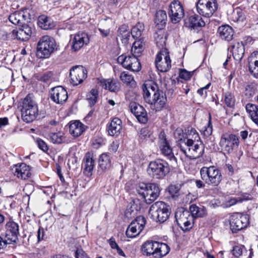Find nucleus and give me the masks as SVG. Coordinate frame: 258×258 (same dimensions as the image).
Returning a JSON list of instances; mask_svg holds the SVG:
<instances>
[{
    "label": "nucleus",
    "mask_w": 258,
    "mask_h": 258,
    "mask_svg": "<svg viewBox=\"0 0 258 258\" xmlns=\"http://www.w3.org/2000/svg\"><path fill=\"white\" fill-rule=\"evenodd\" d=\"M169 246L166 243L155 240H147L141 246L142 254L146 256L163 257L170 251Z\"/></svg>",
    "instance_id": "1"
},
{
    "label": "nucleus",
    "mask_w": 258,
    "mask_h": 258,
    "mask_svg": "<svg viewBox=\"0 0 258 258\" xmlns=\"http://www.w3.org/2000/svg\"><path fill=\"white\" fill-rule=\"evenodd\" d=\"M177 145L185 155L191 159H196L201 157L204 152V145L200 140L187 139L184 145L180 143H178Z\"/></svg>",
    "instance_id": "2"
},
{
    "label": "nucleus",
    "mask_w": 258,
    "mask_h": 258,
    "mask_svg": "<svg viewBox=\"0 0 258 258\" xmlns=\"http://www.w3.org/2000/svg\"><path fill=\"white\" fill-rule=\"evenodd\" d=\"M21 107L22 118L24 121L29 123L35 119L38 114V106L31 98H23L19 103Z\"/></svg>",
    "instance_id": "3"
},
{
    "label": "nucleus",
    "mask_w": 258,
    "mask_h": 258,
    "mask_svg": "<svg viewBox=\"0 0 258 258\" xmlns=\"http://www.w3.org/2000/svg\"><path fill=\"white\" fill-rule=\"evenodd\" d=\"M147 171L153 178L160 179L164 178L170 172V168L165 160L157 159L150 162Z\"/></svg>",
    "instance_id": "4"
},
{
    "label": "nucleus",
    "mask_w": 258,
    "mask_h": 258,
    "mask_svg": "<svg viewBox=\"0 0 258 258\" xmlns=\"http://www.w3.org/2000/svg\"><path fill=\"white\" fill-rule=\"evenodd\" d=\"M200 172L202 179L208 185L218 186L222 181L221 172L214 166L203 167Z\"/></svg>",
    "instance_id": "5"
},
{
    "label": "nucleus",
    "mask_w": 258,
    "mask_h": 258,
    "mask_svg": "<svg viewBox=\"0 0 258 258\" xmlns=\"http://www.w3.org/2000/svg\"><path fill=\"white\" fill-rule=\"evenodd\" d=\"M149 213L154 220L160 223L166 221L170 215L168 206L162 201L154 203L150 207Z\"/></svg>",
    "instance_id": "6"
},
{
    "label": "nucleus",
    "mask_w": 258,
    "mask_h": 258,
    "mask_svg": "<svg viewBox=\"0 0 258 258\" xmlns=\"http://www.w3.org/2000/svg\"><path fill=\"white\" fill-rule=\"evenodd\" d=\"M55 47L54 40L46 35L42 36L37 43L36 55L38 57L47 58L53 52Z\"/></svg>",
    "instance_id": "7"
},
{
    "label": "nucleus",
    "mask_w": 258,
    "mask_h": 258,
    "mask_svg": "<svg viewBox=\"0 0 258 258\" xmlns=\"http://www.w3.org/2000/svg\"><path fill=\"white\" fill-rule=\"evenodd\" d=\"M229 221L232 232L237 233L247 227L249 223V217L247 214L235 213L230 216Z\"/></svg>",
    "instance_id": "8"
},
{
    "label": "nucleus",
    "mask_w": 258,
    "mask_h": 258,
    "mask_svg": "<svg viewBox=\"0 0 258 258\" xmlns=\"http://www.w3.org/2000/svg\"><path fill=\"white\" fill-rule=\"evenodd\" d=\"M217 8V0H199L197 5L198 12L207 18L213 16Z\"/></svg>",
    "instance_id": "9"
},
{
    "label": "nucleus",
    "mask_w": 258,
    "mask_h": 258,
    "mask_svg": "<svg viewBox=\"0 0 258 258\" xmlns=\"http://www.w3.org/2000/svg\"><path fill=\"white\" fill-rule=\"evenodd\" d=\"M159 146L161 154L171 162L176 164L177 159L175 157L169 142L167 140L166 135L163 131L159 135Z\"/></svg>",
    "instance_id": "10"
},
{
    "label": "nucleus",
    "mask_w": 258,
    "mask_h": 258,
    "mask_svg": "<svg viewBox=\"0 0 258 258\" xmlns=\"http://www.w3.org/2000/svg\"><path fill=\"white\" fill-rule=\"evenodd\" d=\"M239 143V139L236 135L225 134L221 137L219 145L222 150L229 154L238 147Z\"/></svg>",
    "instance_id": "11"
},
{
    "label": "nucleus",
    "mask_w": 258,
    "mask_h": 258,
    "mask_svg": "<svg viewBox=\"0 0 258 258\" xmlns=\"http://www.w3.org/2000/svg\"><path fill=\"white\" fill-rule=\"evenodd\" d=\"M157 70L161 72H167L171 67V61L167 49H162L157 53L155 61Z\"/></svg>",
    "instance_id": "12"
},
{
    "label": "nucleus",
    "mask_w": 258,
    "mask_h": 258,
    "mask_svg": "<svg viewBox=\"0 0 258 258\" xmlns=\"http://www.w3.org/2000/svg\"><path fill=\"white\" fill-rule=\"evenodd\" d=\"M117 60L123 68L131 71L139 72L141 69V64L136 56L121 54Z\"/></svg>",
    "instance_id": "13"
},
{
    "label": "nucleus",
    "mask_w": 258,
    "mask_h": 258,
    "mask_svg": "<svg viewBox=\"0 0 258 258\" xmlns=\"http://www.w3.org/2000/svg\"><path fill=\"white\" fill-rule=\"evenodd\" d=\"M146 219L144 217L142 216L137 217L128 226L126 230V236L133 238L138 236L144 229Z\"/></svg>",
    "instance_id": "14"
},
{
    "label": "nucleus",
    "mask_w": 258,
    "mask_h": 258,
    "mask_svg": "<svg viewBox=\"0 0 258 258\" xmlns=\"http://www.w3.org/2000/svg\"><path fill=\"white\" fill-rule=\"evenodd\" d=\"M175 217L178 225L183 231H187L192 228L193 218L188 211H178Z\"/></svg>",
    "instance_id": "15"
},
{
    "label": "nucleus",
    "mask_w": 258,
    "mask_h": 258,
    "mask_svg": "<svg viewBox=\"0 0 258 258\" xmlns=\"http://www.w3.org/2000/svg\"><path fill=\"white\" fill-rule=\"evenodd\" d=\"M168 15L173 23L176 24L180 21L184 16V12L180 2L175 0L170 4Z\"/></svg>",
    "instance_id": "16"
},
{
    "label": "nucleus",
    "mask_w": 258,
    "mask_h": 258,
    "mask_svg": "<svg viewBox=\"0 0 258 258\" xmlns=\"http://www.w3.org/2000/svg\"><path fill=\"white\" fill-rule=\"evenodd\" d=\"M70 76L71 83L74 86H77L87 78V71L82 66H76L70 70Z\"/></svg>",
    "instance_id": "17"
},
{
    "label": "nucleus",
    "mask_w": 258,
    "mask_h": 258,
    "mask_svg": "<svg viewBox=\"0 0 258 258\" xmlns=\"http://www.w3.org/2000/svg\"><path fill=\"white\" fill-rule=\"evenodd\" d=\"M6 231L3 234L8 241L12 244L16 243L19 234V225L14 221H9L6 225Z\"/></svg>",
    "instance_id": "18"
},
{
    "label": "nucleus",
    "mask_w": 258,
    "mask_h": 258,
    "mask_svg": "<svg viewBox=\"0 0 258 258\" xmlns=\"http://www.w3.org/2000/svg\"><path fill=\"white\" fill-rule=\"evenodd\" d=\"M19 26L20 27L18 29H14L12 31L14 37L18 40L23 41L29 40L33 33L34 29L31 26L25 23Z\"/></svg>",
    "instance_id": "19"
},
{
    "label": "nucleus",
    "mask_w": 258,
    "mask_h": 258,
    "mask_svg": "<svg viewBox=\"0 0 258 258\" xmlns=\"http://www.w3.org/2000/svg\"><path fill=\"white\" fill-rule=\"evenodd\" d=\"M130 107L139 122L145 124L148 121V115L146 110L139 104L135 102H131Z\"/></svg>",
    "instance_id": "20"
},
{
    "label": "nucleus",
    "mask_w": 258,
    "mask_h": 258,
    "mask_svg": "<svg viewBox=\"0 0 258 258\" xmlns=\"http://www.w3.org/2000/svg\"><path fill=\"white\" fill-rule=\"evenodd\" d=\"M9 20L13 24L19 26L30 20V15L27 10L16 11L10 15Z\"/></svg>",
    "instance_id": "21"
},
{
    "label": "nucleus",
    "mask_w": 258,
    "mask_h": 258,
    "mask_svg": "<svg viewBox=\"0 0 258 258\" xmlns=\"http://www.w3.org/2000/svg\"><path fill=\"white\" fill-rule=\"evenodd\" d=\"M89 41V39L86 33L78 32L74 36L72 40V49L74 51H77L85 44H87Z\"/></svg>",
    "instance_id": "22"
},
{
    "label": "nucleus",
    "mask_w": 258,
    "mask_h": 258,
    "mask_svg": "<svg viewBox=\"0 0 258 258\" xmlns=\"http://www.w3.org/2000/svg\"><path fill=\"white\" fill-rule=\"evenodd\" d=\"M12 170L15 176L21 179H26L31 175L30 167L25 163L14 165Z\"/></svg>",
    "instance_id": "23"
},
{
    "label": "nucleus",
    "mask_w": 258,
    "mask_h": 258,
    "mask_svg": "<svg viewBox=\"0 0 258 258\" xmlns=\"http://www.w3.org/2000/svg\"><path fill=\"white\" fill-rule=\"evenodd\" d=\"M149 188L145 197V202L147 204H150L156 200L159 197L160 190L158 184L155 183H149Z\"/></svg>",
    "instance_id": "24"
},
{
    "label": "nucleus",
    "mask_w": 258,
    "mask_h": 258,
    "mask_svg": "<svg viewBox=\"0 0 258 258\" xmlns=\"http://www.w3.org/2000/svg\"><path fill=\"white\" fill-rule=\"evenodd\" d=\"M151 109L155 111L161 110L165 106L167 98H144Z\"/></svg>",
    "instance_id": "25"
},
{
    "label": "nucleus",
    "mask_w": 258,
    "mask_h": 258,
    "mask_svg": "<svg viewBox=\"0 0 258 258\" xmlns=\"http://www.w3.org/2000/svg\"><path fill=\"white\" fill-rule=\"evenodd\" d=\"M143 97H160L157 85L152 82H146L142 85Z\"/></svg>",
    "instance_id": "26"
},
{
    "label": "nucleus",
    "mask_w": 258,
    "mask_h": 258,
    "mask_svg": "<svg viewBox=\"0 0 258 258\" xmlns=\"http://www.w3.org/2000/svg\"><path fill=\"white\" fill-rule=\"evenodd\" d=\"M205 25V22L201 16L197 14L191 15L188 19L184 20V26L187 28L195 29Z\"/></svg>",
    "instance_id": "27"
},
{
    "label": "nucleus",
    "mask_w": 258,
    "mask_h": 258,
    "mask_svg": "<svg viewBox=\"0 0 258 258\" xmlns=\"http://www.w3.org/2000/svg\"><path fill=\"white\" fill-rule=\"evenodd\" d=\"M248 68L250 74L258 79V51L253 52L248 58Z\"/></svg>",
    "instance_id": "28"
},
{
    "label": "nucleus",
    "mask_w": 258,
    "mask_h": 258,
    "mask_svg": "<svg viewBox=\"0 0 258 258\" xmlns=\"http://www.w3.org/2000/svg\"><path fill=\"white\" fill-rule=\"evenodd\" d=\"M218 33L222 39L230 41L233 39L234 31L233 28L228 25H223L218 29Z\"/></svg>",
    "instance_id": "29"
},
{
    "label": "nucleus",
    "mask_w": 258,
    "mask_h": 258,
    "mask_svg": "<svg viewBox=\"0 0 258 258\" xmlns=\"http://www.w3.org/2000/svg\"><path fill=\"white\" fill-rule=\"evenodd\" d=\"M122 128V121L118 118H114L111 120L107 127V131L109 135L118 136Z\"/></svg>",
    "instance_id": "30"
},
{
    "label": "nucleus",
    "mask_w": 258,
    "mask_h": 258,
    "mask_svg": "<svg viewBox=\"0 0 258 258\" xmlns=\"http://www.w3.org/2000/svg\"><path fill=\"white\" fill-rule=\"evenodd\" d=\"M85 130V125L79 120H75L73 122H70L69 132L74 137H79Z\"/></svg>",
    "instance_id": "31"
},
{
    "label": "nucleus",
    "mask_w": 258,
    "mask_h": 258,
    "mask_svg": "<svg viewBox=\"0 0 258 258\" xmlns=\"http://www.w3.org/2000/svg\"><path fill=\"white\" fill-rule=\"evenodd\" d=\"M95 160L93 158V154L87 152L84 158V171L87 176L92 175V172L94 167Z\"/></svg>",
    "instance_id": "32"
},
{
    "label": "nucleus",
    "mask_w": 258,
    "mask_h": 258,
    "mask_svg": "<svg viewBox=\"0 0 258 258\" xmlns=\"http://www.w3.org/2000/svg\"><path fill=\"white\" fill-rule=\"evenodd\" d=\"M232 52L234 59L240 61L243 57L244 54V46L242 42H236L232 46Z\"/></svg>",
    "instance_id": "33"
},
{
    "label": "nucleus",
    "mask_w": 258,
    "mask_h": 258,
    "mask_svg": "<svg viewBox=\"0 0 258 258\" xmlns=\"http://www.w3.org/2000/svg\"><path fill=\"white\" fill-rule=\"evenodd\" d=\"M101 84L106 90L110 92H117L120 90V83L114 80L107 79L101 81Z\"/></svg>",
    "instance_id": "34"
},
{
    "label": "nucleus",
    "mask_w": 258,
    "mask_h": 258,
    "mask_svg": "<svg viewBox=\"0 0 258 258\" xmlns=\"http://www.w3.org/2000/svg\"><path fill=\"white\" fill-rule=\"evenodd\" d=\"M37 23L39 27L44 30L50 29L55 27V24L52 19L45 15L39 17Z\"/></svg>",
    "instance_id": "35"
},
{
    "label": "nucleus",
    "mask_w": 258,
    "mask_h": 258,
    "mask_svg": "<svg viewBox=\"0 0 258 258\" xmlns=\"http://www.w3.org/2000/svg\"><path fill=\"white\" fill-rule=\"evenodd\" d=\"M99 165L102 170L109 169L111 166L110 153L102 154L99 159Z\"/></svg>",
    "instance_id": "36"
},
{
    "label": "nucleus",
    "mask_w": 258,
    "mask_h": 258,
    "mask_svg": "<svg viewBox=\"0 0 258 258\" xmlns=\"http://www.w3.org/2000/svg\"><path fill=\"white\" fill-rule=\"evenodd\" d=\"M245 109L251 120L258 126V106L248 103L246 105Z\"/></svg>",
    "instance_id": "37"
},
{
    "label": "nucleus",
    "mask_w": 258,
    "mask_h": 258,
    "mask_svg": "<svg viewBox=\"0 0 258 258\" xmlns=\"http://www.w3.org/2000/svg\"><path fill=\"white\" fill-rule=\"evenodd\" d=\"M189 210L192 218L194 217H203L207 214L206 209L204 206L200 207L195 204H192L189 207Z\"/></svg>",
    "instance_id": "38"
},
{
    "label": "nucleus",
    "mask_w": 258,
    "mask_h": 258,
    "mask_svg": "<svg viewBox=\"0 0 258 258\" xmlns=\"http://www.w3.org/2000/svg\"><path fill=\"white\" fill-rule=\"evenodd\" d=\"M50 141L54 144H61L64 142L65 137L62 132L50 133L48 135Z\"/></svg>",
    "instance_id": "39"
},
{
    "label": "nucleus",
    "mask_w": 258,
    "mask_h": 258,
    "mask_svg": "<svg viewBox=\"0 0 258 258\" xmlns=\"http://www.w3.org/2000/svg\"><path fill=\"white\" fill-rule=\"evenodd\" d=\"M167 15L166 12L163 10H159L156 13L155 23L157 25H161V27L165 26L166 24Z\"/></svg>",
    "instance_id": "40"
},
{
    "label": "nucleus",
    "mask_w": 258,
    "mask_h": 258,
    "mask_svg": "<svg viewBox=\"0 0 258 258\" xmlns=\"http://www.w3.org/2000/svg\"><path fill=\"white\" fill-rule=\"evenodd\" d=\"M49 94L50 97H68L67 90L60 86L51 88L49 91Z\"/></svg>",
    "instance_id": "41"
},
{
    "label": "nucleus",
    "mask_w": 258,
    "mask_h": 258,
    "mask_svg": "<svg viewBox=\"0 0 258 258\" xmlns=\"http://www.w3.org/2000/svg\"><path fill=\"white\" fill-rule=\"evenodd\" d=\"M120 79L124 83H125L127 85L131 87H135L136 85V82L134 77L128 73L125 72L121 73L120 76Z\"/></svg>",
    "instance_id": "42"
},
{
    "label": "nucleus",
    "mask_w": 258,
    "mask_h": 258,
    "mask_svg": "<svg viewBox=\"0 0 258 258\" xmlns=\"http://www.w3.org/2000/svg\"><path fill=\"white\" fill-rule=\"evenodd\" d=\"M144 30V25L142 23H138L131 31V34L134 38H138L142 35V32Z\"/></svg>",
    "instance_id": "43"
},
{
    "label": "nucleus",
    "mask_w": 258,
    "mask_h": 258,
    "mask_svg": "<svg viewBox=\"0 0 258 258\" xmlns=\"http://www.w3.org/2000/svg\"><path fill=\"white\" fill-rule=\"evenodd\" d=\"M186 141L187 139H192L194 140H200L199 135L196 130L190 126H189L185 130Z\"/></svg>",
    "instance_id": "44"
},
{
    "label": "nucleus",
    "mask_w": 258,
    "mask_h": 258,
    "mask_svg": "<svg viewBox=\"0 0 258 258\" xmlns=\"http://www.w3.org/2000/svg\"><path fill=\"white\" fill-rule=\"evenodd\" d=\"M155 40L157 47L160 49V50L162 49H166L164 47L166 45V37L163 34L156 33L155 36Z\"/></svg>",
    "instance_id": "45"
},
{
    "label": "nucleus",
    "mask_w": 258,
    "mask_h": 258,
    "mask_svg": "<svg viewBox=\"0 0 258 258\" xmlns=\"http://www.w3.org/2000/svg\"><path fill=\"white\" fill-rule=\"evenodd\" d=\"M149 186V183H145L143 182L140 183L137 185L136 190L137 192L144 199L146 195V192H147Z\"/></svg>",
    "instance_id": "46"
},
{
    "label": "nucleus",
    "mask_w": 258,
    "mask_h": 258,
    "mask_svg": "<svg viewBox=\"0 0 258 258\" xmlns=\"http://www.w3.org/2000/svg\"><path fill=\"white\" fill-rule=\"evenodd\" d=\"M256 85L254 83L247 84L245 87L244 95L247 97H251L255 95L256 91Z\"/></svg>",
    "instance_id": "47"
},
{
    "label": "nucleus",
    "mask_w": 258,
    "mask_h": 258,
    "mask_svg": "<svg viewBox=\"0 0 258 258\" xmlns=\"http://www.w3.org/2000/svg\"><path fill=\"white\" fill-rule=\"evenodd\" d=\"M174 136L179 142H182V140H183L184 143L186 142L185 133L182 128H177L174 132Z\"/></svg>",
    "instance_id": "48"
},
{
    "label": "nucleus",
    "mask_w": 258,
    "mask_h": 258,
    "mask_svg": "<svg viewBox=\"0 0 258 258\" xmlns=\"http://www.w3.org/2000/svg\"><path fill=\"white\" fill-rule=\"evenodd\" d=\"M232 18L234 21H242L244 18L243 13L239 8H236L232 13Z\"/></svg>",
    "instance_id": "49"
},
{
    "label": "nucleus",
    "mask_w": 258,
    "mask_h": 258,
    "mask_svg": "<svg viewBox=\"0 0 258 258\" xmlns=\"http://www.w3.org/2000/svg\"><path fill=\"white\" fill-rule=\"evenodd\" d=\"M244 249H245V248L243 245H235L233 246V249L232 250V254L236 258H238L242 254L243 250Z\"/></svg>",
    "instance_id": "50"
},
{
    "label": "nucleus",
    "mask_w": 258,
    "mask_h": 258,
    "mask_svg": "<svg viewBox=\"0 0 258 258\" xmlns=\"http://www.w3.org/2000/svg\"><path fill=\"white\" fill-rule=\"evenodd\" d=\"M151 135V133L147 127L142 128L139 133V138L142 140H145L150 138Z\"/></svg>",
    "instance_id": "51"
},
{
    "label": "nucleus",
    "mask_w": 258,
    "mask_h": 258,
    "mask_svg": "<svg viewBox=\"0 0 258 258\" xmlns=\"http://www.w3.org/2000/svg\"><path fill=\"white\" fill-rule=\"evenodd\" d=\"M53 74L52 72H47L44 73L41 77V80L44 82L47 83L52 79Z\"/></svg>",
    "instance_id": "52"
},
{
    "label": "nucleus",
    "mask_w": 258,
    "mask_h": 258,
    "mask_svg": "<svg viewBox=\"0 0 258 258\" xmlns=\"http://www.w3.org/2000/svg\"><path fill=\"white\" fill-rule=\"evenodd\" d=\"M212 133V125L209 120L207 126H205V130L203 131V136L206 137H209Z\"/></svg>",
    "instance_id": "53"
},
{
    "label": "nucleus",
    "mask_w": 258,
    "mask_h": 258,
    "mask_svg": "<svg viewBox=\"0 0 258 258\" xmlns=\"http://www.w3.org/2000/svg\"><path fill=\"white\" fill-rule=\"evenodd\" d=\"M11 244L3 234L0 235V250L6 248L8 244Z\"/></svg>",
    "instance_id": "54"
},
{
    "label": "nucleus",
    "mask_w": 258,
    "mask_h": 258,
    "mask_svg": "<svg viewBox=\"0 0 258 258\" xmlns=\"http://www.w3.org/2000/svg\"><path fill=\"white\" fill-rule=\"evenodd\" d=\"M37 144L39 149L42 150L44 152H46L48 150V146H47L45 142H44L41 139H38L36 141Z\"/></svg>",
    "instance_id": "55"
},
{
    "label": "nucleus",
    "mask_w": 258,
    "mask_h": 258,
    "mask_svg": "<svg viewBox=\"0 0 258 258\" xmlns=\"http://www.w3.org/2000/svg\"><path fill=\"white\" fill-rule=\"evenodd\" d=\"M179 77L181 79L187 80L191 78V74L185 70H181L179 73Z\"/></svg>",
    "instance_id": "56"
},
{
    "label": "nucleus",
    "mask_w": 258,
    "mask_h": 258,
    "mask_svg": "<svg viewBox=\"0 0 258 258\" xmlns=\"http://www.w3.org/2000/svg\"><path fill=\"white\" fill-rule=\"evenodd\" d=\"M179 190V188L178 186L175 185H171L169 187V192L173 197L177 196Z\"/></svg>",
    "instance_id": "57"
},
{
    "label": "nucleus",
    "mask_w": 258,
    "mask_h": 258,
    "mask_svg": "<svg viewBox=\"0 0 258 258\" xmlns=\"http://www.w3.org/2000/svg\"><path fill=\"white\" fill-rule=\"evenodd\" d=\"M143 49L144 48H138L133 46L131 49V53H132V55L134 56H136L138 58L141 52L143 51Z\"/></svg>",
    "instance_id": "58"
},
{
    "label": "nucleus",
    "mask_w": 258,
    "mask_h": 258,
    "mask_svg": "<svg viewBox=\"0 0 258 258\" xmlns=\"http://www.w3.org/2000/svg\"><path fill=\"white\" fill-rule=\"evenodd\" d=\"M234 98H224V102L228 107L232 108L235 105Z\"/></svg>",
    "instance_id": "59"
},
{
    "label": "nucleus",
    "mask_w": 258,
    "mask_h": 258,
    "mask_svg": "<svg viewBox=\"0 0 258 258\" xmlns=\"http://www.w3.org/2000/svg\"><path fill=\"white\" fill-rule=\"evenodd\" d=\"M210 85H211V83H209V84L206 85L205 87L199 89L198 90V93L199 94V95L200 96H203L204 95L207 96L208 94H207V90L209 89Z\"/></svg>",
    "instance_id": "60"
},
{
    "label": "nucleus",
    "mask_w": 258,
    "mask_h": 258,
    "mask_svg": "<svg viewBox=\"0 0 258 258\" xmlns=\"http://www.w3.org/2000/svg\"><path fill=\"white\" fill-rule=\"evenodd\" d=\"M118 148L117 142H113L109 146L108 150L110 153L115 152Z\"/></svg>",
    "instance_id": "61"
},
{
    "label": "nucleus",
    "mask_w": 258,
    "mask_h": 258,
    "mask_svg": "<svg viewBox=\"0 0 258 258\" xmlns=\"http://www.w3.org/2000/svg\"><path fill=\"white\" fill-rule=\"evenodd\" d=\"M45 235V232L44 229L42 228H39L37 231V239L38 241L39 242L42 240L44 239Z\"/></svg>",
    "instance_id": "62"
},
{
    "label": "nucleus",
    "mask_w": 258,
    "mask_h": 258,
    "mask_svg": "<svg viewBox=\"0 0 258 258\" xmlns=\"http://www.w3.org/2000/svg\"><path fill=\"white\" fill-rule=\"evenodd\" d=\"M108 243L112 249H116L119 246L118 245L117 243L116 242L114 238L113 237H111L108 240Z\"/></svg>",
    "instance_id": "63"
},
{
    "label": "nucleus",
    "mask_w": 258,
    "mask_h": 258,
    "mask_svg": "<svg viewBox=\"0 0 258 258\" xmlns=\"http://www.w3.org/2000/svg\"><path fill=\"white\" fill-rule=\"evenodd\" d=\"M254 196L253 195L244 193L242 195V198H241L240 201H247L251 200L254 198Z\"/></svg>",
    "instance_id": "64"
}]
</instances>
